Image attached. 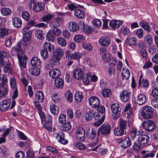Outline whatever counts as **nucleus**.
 I'll return each mask as SVG.
<instances>
[{"label": "nucleus", "instance_id": "7c9ffc66", "mask_svg": "<svg viewBox=\"0 0 158 158\" xmlns=\"http://www.w3.org/2000/svg\"><path fill=\"white\" fill-rule=\"evenodd\" d=\"M8 86H0V98L4 96L8 93Z\"/></svg>", "mask_w": 158, "mask_h": 158}, {"label": "nucleus", "instance_id": "a19ab883", "mask_svg": "<svg viewBox=\"0 0 158 158\" xmlns=\"http://www.w3.org/2000/svg\"><path fill=\"white\" fill-rule=\"evenodd\" d=\"M96 135V132L94 129H91L87 133V136L88 138L92 139Z\"/></svg>", "mask_w": 158, "mask_h": 158}, {"label": "nucleus", "instance_id": "58836bf2", "mask_svg": "<svg viewBox=\"0 0 158 158\" xmlns=\"http://www.w3.org/2000/svg\"><path fill=\"white\" fill-rule=\"evenodd\" d=\"M71 128V125L69 122L65 123L60 127V129L63 131H67L70 129Z\"/></svg>", "mask_w": 158, "mask_h": 158}, {"label": "nucleus", "instance_id": "4d7b16f0", "mask_svg": "<svg viewBox=\"0 0 158 158\" xmlns=\"http://www.w3.org/2000/svg\"><path fill=\"white\" fill-rule=\"evenodd\" d=\"M40 54L41 57L44 60L46 59L48 57V52L46 50L42 49L41 51Z\"/></svg>", "mask_w": 158, "mask_h": 158}, {"label": "nucleus", "instance_id": "864d4df0", "mask_svg": "<svg viewBox=\"0 0 158 158\" xmlns=\"http://www.w3.org/2000/svg\"><path fill=\"white\" fill-rule=\"evenodd\" d=\"M0 65L3 67V71L4 72H7L10 69V65L8 63L4 61L3 63H0Z\"/></svg>", "mask_w": 158, "mask_h": 158}, {"label": "nucleus", "instance_id": "e2e57ef3", "mask_svg": "<svg viewBox=\"0 0 158 158\" xmlns=\"http://www.w3.org/2000/svg\"><path fill=\"white\" fill-rule=\"evenodd\" d=\"M73 39L77 42H82L84 38L82 35H77L74 37Z\"/></svg>", "mask_w": 158, "mask_h": 158}, {"label": "nucleus", "instance_id": "774afa93", "mask_svg": "<svg viewBox=\"0 0 158 158\" xmlns=\"http://www.w3.org/2000/svg\"><path fill=\"white\" fill-rule=\"evenodd\" d=\"M151 103L153 107L158 109V99H152L151 101Z\"/></svg>", "mask_w": 158, "mask_h": 158}, {"label": "nucleus", "instance_id": "a18cd8bd", "mask_svg": "<svg viewBox=\"0 0 158 158\" xmlns=\"http://www.w3.org/2000/svg\"><path fill=\"white\" fill-rule=\"evenodd\" d=\"M63 52L62 50L58 48L56 49L54 55L60 59L61 57L63 55Z\"/></svg>", "mask_w": 158, "mask_h": 158}, {"label": "nucleus", "instance_id": "39448f33", "mask_svg": "<svg viewBox=\"0 0 158 158\" xmlns=\"http://www.w3.org/2000/svg\"><path fill=\"white\" fill-rule=\"evenodd\" d=\"M149 139V137L147 135L142 134L139 136L138 140L140 146L145 147L146 146L147 144L148 143Z\"/></svg>", "mask_w": 158, "mask_h": 158}, {"label": "nucleus", "instance_id": "f8f14e48", "mask_svg": "<svg viewBox=\"0 0 158 158\" xmlns=\"http://www.w3.org/2000/svg\"><path fill=\"white\" fill-rule=\"evenodd\" d=\"M11 102L10 100H4L0 103V110L1 111H5L10 107Z\"/></svg>", "mask_w": 158, "mask_h": 158}, {"label": "nucleus", "instance_id": "4c0bfd02", "mask_svg": "<svg viewBox=\"0 0 158 158\" xmlns=\"http://www.w3.org/2000/svg\"><path fill=\"white\" fill-rule=\"evenodd\" d=\"M74 15L75 16L79 19L83 18L85 16L84 12L79 9H77L75 10Z\"/></svg>", "mask_w": 158, "mask_h": 158}, {"label": "nucleus", "instance_id": "09e8293b", "mask_svg": "<svg viewBox=\"0 0 158 158\" xmlns=\"http://www.w3.org/2000/svg\"><path fill=\"white\" fill-rule=\"evenodd\" d=\"M57 43L59 45L62 47H65L66 45V42L65 39L62 37H59L57 39Z\"/></svg>", "mask_w": 158, "mask_h": 158}, {"label": "nucleus", "instance_id": "bb28decb", "mask_svg": "<svg viewBox=\"0 0 158 158\" xmlns=\"http://www.w3.org/2000/svg\"><path fill=\"white\" fill-rule=\"evenodd\" d=\"M139 24L141 27L147 32H150L151 30V28L147 22L142 20L140 22Z\"/></svg>", "mask_w": 158, "mask_h": 158}, {"label": "nucleus", "instance_id": "c85d7f7f", "mask_svg": "<svg viewBox=\"0 0 158 158\" xmlns=\"http://www.w3.org/2000/svg\"><path fill=\"white\" fill-rule=\"evenodd\" d=\"M12 22L15 27L17 28L20 27L22 24L21 20L18 18H14L12 20Z\"/></svg>", "mask_w": 158, "mask_h": 158}, {"label": "nucleus", "instance_id": "2eb2a0df", "mask_svg": "<svg viewBox=\"0 0 158 158\" xmlns=\"http://www.w3.org/2000/svg\"><path fill=\"white\" fill-rule=\"evenodd\" d=\"M139 47L141 48L140 54L141 56L145 59H147L148 57V54L145 49V46L143 43L140 44H138Z\"/></svg>", "mask_w": 158, "mask_h": 158}, {"label": "nucleus", "instance_id": "0eeeda50", "mask_svg": "<svg viewBox=\"0 0 158 158\" xmlns=\"http://www.w3.org/2000/svg\"><path fill=\"white\" fill-rule=\"evenodd\" d=\"M94 119L95 122L94 123V126L98 127L100 126L103 122L105 119V115L102 114L101 117L100 114L96 112L94 116Z\"/></svg>", "mask_w": 158, "mask_h": 158}, {"label": "nucleus", "instance_id": "ddd939ff", "mask_svg": "<svg viewBox=\"0 0 158 158\" xmlns=\"http://www.w3.org/2000/svg\"><path fill=\"white\" fill-rule=\"evenodd\" d=\"M83 75V70L81 68H79L76 69L73 73V77L77 80L81 79Z\"/></svg>", "mask_w": 158, "mask_h": 158}, {"label": "nucleus", "instance_id": "4be33fe9", "mask_svg": "<svg viewBox=\"0 0 158 158\" xmlns=\"http://www.w3.org/2000/svg\"><path fill=\"white\" fill-rule=\"evenodd\" d=\"M55 86L57 88H61L64 86V80L61 78H57L54 81Z\"/></svg>", "mask_w": 158, "mask_h": 158}, {"label": "nucleus", "instance_id": "8fccbe9b", "mask_svg": "<svg viewBox=\"0 0 158 158\" xmlns=\"http://www.w3.org/2000/svg\"><path fill=\"white\" fill-rule=\"evenodd\" d=\"M35 35L39 39H41L44 38V33L41 30H37L35 33Z\"/></svg>", "mask_w": 158, "mask_h": 158}, {"label": "nucleus", "instance_id": "393cba45", "mask_svg": "<svg viewBox=\"0 0 158 158\" xmlns=\"http://www.w3.org/2000/svg\"><path fill=\"white\" fill-rule=\"evenodd\" d=\"M43 49L45 50H48L50 52H51L54 49V46L50 43L45 42L43 45Z\"/></svg>", "mask_w": 158, "mask_h": 158}, {"label": "nucleus", "instance_id": "473e14b6", "mask_svg": "<svg viewBox=\"0 0 158 158\" xmlns=\"http://www.w3.org/2000/svg\"><path fill=\"white\" fill-rule=\"evenodd\" d=\"M35 98L39 102H42L44 100L43 93L40 91L37 92L35 94Z\"/></svg>", "mask_w": 158, "mask_h": 158}, {"label": "nucleus", "instance_id": "13d9d810", "mask_svg": "<svg viewBox=\"0 0 158 158\" xmlns=\"http://www.w3.org/2000/svg\"><path fill=\"white\" fill-rule=\"evenodd\" d=\"M65 96L66 98V100L69 102H71L73 100V96L71 92L68 90L65 93Z\"/></svg>", "mask_w": 158, "mask_h": 158}, {"label": "nucleus", "instance_id": "603ef678", "mask_svg": "<svg viewBox=\"0 0 158 158\" xmlns=\"http://www.w3.org/2000/svg\"><path fill=\"white\" fill-rule=\"evenodd\" d=\"M50 110L51 113L54 114H57L59 111L58 107L54 105L50 106Z\"/></svg>", "mask_w": 158, "mask_h": 158}, {"label": "nucleus", "instance_id": "a211bd4d", "mask_svg": "<svg viewBox=\"0 0 158 158\" xmlns=\"http://www.w3.org/2000/svg\"><path fill=\"white\" fill-rule=\"evenodd\" d=\"M60 74V70L56 69L52 70L49 72V75L52 78H57L58 77Z\"/></svg>", "mask_w": 158, "mask_h": 158}, {"label": "nucleus", "instance_id": "c756f323", "mask_svg": "<svg viewBox=\"0 0 158 158\" xmlns=\"http://www.w3.org/2000/svg\"><path fill=\"white\" fill-rule=\"evenodd\" d=\"M125 43L126 44L130 46L134 45L136 44V40L135 38L131 37L126 39Z\"/></svg>", "mask_w": 158, "mask_h": 158}, {"label": "nucleus", "instance_id": "680f3d73", "mask_svg": "<svg viewBox=\"0 0 158 158\" xmlns=\"http://www.w3.org/2000/svg\"><path fill=\"white\" fill-rule=\"evenodd\" d=\"M102 95L104 97H109L111 94V90L109 89H104L102 92Z\"/></svg>", "mask_w": 158, "mask_h": 158}, {"label": "nucleus", "instance_id": "2f4dec72", "mask_svg": "<svg viewBox=\"0 0 158 158\" xmlns=\"http://www.w3.org/2000/svg\"><path fill=\"white\" fill-rule=\"evenodd\" d=\"M7 83V79L6 77L3 74L2 76L0 74V86H8Z\"/></svg>", "mask_w": 158, "mask_h": 158}, {"label": "nucleus", "instance_id": "f704fd0d", "mask_svg": "<svg viewBox=\"0 0 158 158\" xmlns=\"http://www.w3.org/2000/svg\"><path fill=\"white\" fill-rule=\"evenodd\" d=\"M31 75L34 76H37L40 73V69L38 67H35L30 70Z\"/></svg>", "mask_w": 158, "mask_h": 158}, {"label": "nucleus", "instance_id": "bf43d9fd", "mask_svg": "<svg viewBox=\"0 0 158 158\" xmlns=\"http://www.w3.org/2000/svg\"><path fill=\"white\" fill-rule=\"evenodd\" d=\"M90 77V74L87 73L85 75H83L82 77V81L83 83L85 84H88L89 83V77Z\"/></svg>", "mask_w": 158, "mask_h": 158}, {"label": "nucleus", "instance_id": "20e7f679", "mask_svg": "<svg viewBox=\"0 0 158 158\" xmlns=\"http://www.w3.org/2000/svg\"><path fill=\"white\" fill-rule=\"evenodd\" d=\"M111 129L110 126L103 124L98 128L97 134L99 135L101 133L102 135H108L110 134Z\"/></svg>", "mask_w": 158, "mask_h": 158}, {"label": "nucleus", "instance_id": "3c124183", "mask_svg": "<svg viewBox=\"0 0 158 158\" xmlns=\"http://www.w3.org/2000/svg\"><path fill=\"white\" fill-rule=\"evenodd\" d=\"M82 47L84 49L89 51H91L93 49V47L89 43H84L82 44Z\"/></svg>", "mask_w": 158, "mask_h": 158}, {"label": "nucleus", "instance_id": "b1692460", "mask_svg": "<svg viewBox=\"0 0 158 158\" xmlns=\"http://www.w3.org/2000/svg\"><path fill=\"white\" fill-rule=\"evenodd\" d=\"M114 133L115 135L116 136H121L125 134L126 132L125 131V130L118 127L114 129Z\"/></svg>", "mask_w": 158, "mask_h": 158}, {"label": "nucleus", "instance_id": "6ab92c4d", "mask_svg": "<svg viewBox=\"0 0 158 158\" xmlns=\"http://www.w3.org/2000/svg\"><path fill=\"white\" fill-rule=\"evenodd\" d=\"M146 101L145 96L143 94H139L137 97L136 103L139 105L144 104Z\"/></svg>", "mask_w": 158, "mask_h": 158}, {"label": "nucleus", "instance_id": "72a5a7b5", "mask_svg": "<svg viewBox=\"0 0 158 158\" xmlns=\"http://www.w3.org/2000/svg\"><path fill=\"white\" fill-rule=\"evenodd\" d=\"M131 144V141L129 138H126L123 140L121 147L125 149L130 146Z\"/></svg>", "mask_w": 158, "mask_h": 158}, {"label": "nucleus", "instance_id": "7ed1b4c3", "mask_svg": "<svg viewBox=\"0 0 158 158\" xmlns=\"http://www.w3.org/2000/svg\"><path fill=\"white\" fill-rule=\"evenodd\" d=\"M142 125L144 129L148 131H152L155 128L154 122L151 120H148L143 121Z\"/></svg>", "mask_w": 158, "mask_h": 158}, {"label": "nucleus", "instance_id": "dca6fc26", "mask_svg": "<svg viewBox=\"0 0 158 158\" xmlns=\"http://www.w3.org/2000/svg\"><path fill=\"white\" fill-rule=\"evenodd\" d=\"M41 62L40 59L37 57H32L31 60V64L34 67H38L41 64Z\"/></svg>", "mask_w": 158, "mask_h": 158}, {"label": "nucleus", "instance_id": "1a4fd4ad", "mask_svg": "<svg viewBox=\"0 0 158 158\" xmlns=\"http://www.w3.org/2000/svg\"><path fill=\"white\" fill-rule=\"evenodd\" d=\"M89 105L92 107L97 108L100 105V100L99 98L95 96L91 97L89 99Z\"/></svg>", "mask_w": 158, "mask_h": 158}, {"label": "nucleus", "instance_id": "e433bc0d", "mask_svg": "<svg viewBox=\"0 0 158 158\" xmlns=\"http://www.w3.org/2000/svg\"><path fill=\"white\" fill-rule=\"evenodd\" d=\"M75 101L77 103H80L83 98V95L81 92H76L74 95Z\"/></svg>", "mask_w": 158, "mask_h": 158}, {"label": "nucleus", "instance_id": "ea45409f", "mask_svg": "<svg viewBox=\"0 0 158 158\" xmlns=\"http://www.w3.org/2000/svg\"><path fill=\"white\" fill-rule=\"evenodd\" d=\"M23 33L24 35L23 38V40L25 42L28 41L31 37V33L30 31H28L23 32Z\"/></svg>", "mask_w": 158, "mask_h": 158}, {"label": "nucleus", "instance_id": "5701e85b", "mask_svg": "<svg viewBox=\"0 0 158 158\" xmlns=\"http://www.w3.org/2000/svg\"><path fill=\"white\" fill-rule=\"evenodd\" d=\"M119 126L121 128L125 130L127 126L129 125V122L124 120L122 118H120L118 121Z\"/></svg>", "mask_w": 158, "mask_h": 158}, {"label": "nucleus", "instance_id": "f3484780", "mask_svg": "<svg viewBox=\"0 0 158 158\" xmlns=\"http://www.w3.org/2000/svg\"><path fill=\"white\" fill-rule=\"evenodd\" d=\"M123 22L119 20H114L111 21L109 24L110 27L112 28L118 29L120 26L122 25Z\"/></svg>", "mask_w": 158, "mask_h": 158}, {"label": "nucleus", "instance_id": "338daca9", "mask_svg": "<svg viewBox=\"0 0 158 158\" xmlns=\"http://www.w3.org/2000/svg\"><path fill=\"white\" fill-rule=\"evenodd\" d=\"M151 95L155 98H158V89L154 88L152 89L151 92Z\"/></svg>", "mask_w": 158, "mask_h": 158}, {"label": "nucleus", "instance_id": "c9c22d12", "mask_svg": "<svg viewBox=\"0 0 158 158\" xmlns=\"http://www.w3.org/2000/svg\"><path fill=\"white\" fill-rule=\"evenodd\" d=\"M43 9V4L39 2L35 3V6L33 7V10L35 12H36L40 11Z\"/></svg>", "mask_w": 158, "mask_h": 158}, {"label": "nucleus", "instance_id": "9d476101", "mask_svg": "<svg viewBox=\"0 0 158 158\" xmlns=\"http://www.w3.org/2000/svg\"><path fill=\"white\" fill-rule=\"evenodd\" d=\"M131 94V93L129 90H123L120 93V99L123 102H127L129 100Z\"/></svg>", "mask_w": 158, "mask_h": 158}, {"label": "nucleus", "instance_id": "423d86ee", "mask_svg": "<svg viewBox=\"0 0 158 158\" xmlns=\"http://www.w3.org/2000/svg\"><path fill=\"white\" fill-rule=\"evenodd\" d=\"M19 60V65L21 69L24 68L27 65V61L28 58L25 55H23V54L19 53L17 55Z\"/></svg>", "mask_w": 158, "mask_h": 158}, {"label": "nucleus", "instance_id": "0e129e2a", "mask_svg": "<svg viewBox=\"0 0 158 158\" xmlns=\"http://www.w3.org/2000/svg\"><path fill=\"white\" fill-rule=\"evenodd\" d=\"M53 17V15L51 14H48L43 16L42 18V20L43 22L49 21Z\"/></svg>", "mask_w": 158, "mask_h": 158}, {"label": "nucleus", "instance_id": "5fc2aeb1", "mask_svg": "<svg viewBox=\"0 0 158 158\" xmlns=\"http://www.w3.org/2000/svg\"><path fill=\"white\" fill-rule=\"evenodd\" d=\"M60 59L58 57L53 55L50 59L49 62L53 65H55L56 63Z\"/></svg>", "mask_w": 158, "mask_h": 158}, {"label": "nucleus", "instance_id": "412c9836", "mask_svg": "<svg viewBox=\"0 0 158 158\" xmlns=\"http://www.w3.org/2000/svg\"><path fill=\"white\" fill-rule=\"evenodd\" d=\"M96 112L92 110L87 112L85 115V119L87 121H90L94 118Z\"/></svg>", "mask_w": 158, "mask_h": 158}, {"label": "nucleus", "instance_id": "aec40b11", "mask_svg": "<svg viewBox=\"0 0 158 158\" xmlns=\"http://www.w3.org/2000/svg\"><path fill=\"white\" fill-rule=\"evenodd\" d=\"M46 39L49 41H52L56 39V35L55 31H49L46 35Z\"/></svg>", "mask_w": 158, "mask_h": 158}, {"label": "nucleus", "instance_id": "de8ad7c7", "mask_svg": "<svg viewBox=\"0 0 158 158\" xmlns=\"http://www.w3.org/2000/svg\"><path fill=\"white\" fill-rule=\"evenodd\" d=\"M68 7L69 9L71 10H76L77 8H83L82 6H81L80 5H75L73 3H71L68 5Z\"/></svg>", "mask_w": 158, "mask_h": 158}, {"label": "nucleus", "instance_id": "49530a36", "mask_svg": "<svg viewBox=\"0 0 158 158\" xmlns=\"http://www.w3.org/2000/svg\"><path fill=\"white\" fill-rule=\"evenodd\" d=\"M12 38L11 36H10L6 38L5 44L6 47L7 48H10L12 45Z\"/></svg>", "mask_w": 158, "mask_h": 158}, {"label": "nucleus", "instance_id": "6e6d98bb", "mask_svg": "<svg viewBox=\"0 0 158 158\" xmlns=\"http://www.w3.org/2000/svg\"><path fill=\"white\" fill-rule=\"evenodd\" d=\"M1 12L2 15L6 16L10 15L11 13V10L8 8H4L1 10Z\"/></svg>", "mask_w": 158, "mask_h": 158}, {"label": "nucleus", "instance_id": "4468645a", "mask_svg": "<svg viewBox=\"0 0 158 158\" xmlns=\"http://www.w3.org/2000/svg\"><path fill=\"white\" fill-rule=\"evenodd\" d=\"M56 138L58 142L63 144H66L68 143V141L64 139V134L63 132H59L58 133H56Z\"/></svg>", "mask_w": 158, "mask_h": 158}, {"label": "nucleus", "instance_id": "cd10ccee", "mask_svg": "<svg viewBox=\"0 0 158 158\" xmlns=\"http://www.w3.org/2000/svg\"><path fill=\"white\" fill-rule=\"evenodd\" d=\"M69 28L71 31L74 32L78 31L79 27L75 23L73 22L69 24Z\"/></svg>", "mask_w": 158, "mask_h": 158}, {"label": "nucleus", "instance_id": "a878e982", "mask_svg": "<svg viewBox=\"0 0 158 158\" xmlns=\"http://www.w3.org/2000/svg\"><path fill=\"white\" fill-rule=\"evenodd\" d=\"M60 22L61 19L59 18H57L50 23V25L52 27L56 28L60 25Z\"/></svg>", "mask_w": 158, "mask_h": 158}, {"label": "nucleus", "instance_id": "052dcab7", "mask_svg": "<svg viewBox=\"0 0 158 158\" xmlns=\"http://www.w3.org/2000/svg\"><path fill=\"white\" fill-rule=\"evenodd\" d=\"M8 31L5 28L0 29V38H2L8 35Z\"/></svg>", "mask_w": 158, "mask_h": 158}, {"label": "nucleus", "instance_id": "f257e3e1", "mask_svg": "<svg viewBox=\"0 0 158 158\" xmlns=\"http://www.w3.org/2000/svg\"><path fill=\"white\" fill-rule=\"evenodd\" d=\"M141 113L143 118L146 119H150L153 116V109L148 106H145L142 108Z\"/></svg>", "mask_w": 158, "mask_h": 158}, {"label": "nucleus", "instance_id": "f03ea898", "mask_svg": "<svg viewBox=\"0 0 158 158\" xmlns=\"http://www.w3.org/2000/svg\"><path fill=\"white\" fill-rule=\"evenodd\" d=\"M111 109L113 113L112 118L113 119H117L120 117L121 108L117 104L114 103L111 106Z\"/></svg>", "mask_w": 158, "mask_h": 158}, {"label": "nucleus", "instance_id": "69168bd1", "mask_svg": "<svg viewBox=\"0 0 158 158\" xmlns=\"http://www.w3.org/2000/svg\"><path fill=\"white\" fill-rule=\"evenodd\" d=\"M66 115L64 114H62L59 117V121L60 123H65L66 121Z\"/></svg>", "mask_w": 158, "mask_h": 158}, {"label": "nucleus", "instance_id": "37998d69", "mask_svg": "<svg viewBox=\"0 0 158 158\" xmlns=\"http://www.w3.org/2000/svg\"><path fill=\"white\" fill-rule=\"evenodd\" d=\"M83 30L85 33L90 34L92 31V29L88 25L85 24L84 23L83 24Z\"/></svg>", "mask_w": 158, "mask_h": 158}, {"label": "nucleus", "instance_id": "6e6552de", "mask_svg": "<svg viewBox=\"0 0 158 158\" xmlns=\"http://www.w3.org/2000/svg\"><path fill=\"white\" fill-rule=\"evenodd\" d=\"M75 133L76 137L78 140L80 141L84 140L85 132L82 127H78Z\"/></svg>", "mask_w": 158, "mask_h": 158}, {"label": "nucleus", "instance_id": "c03bdc74", "mask_svg": "<svg viewBox=\"0 0 158 158\" xmlns=\"http://www.w3.org/2000/svg\"><path fill=\"white\" fill-rule=\"evenodd\" d=\"M82 56V54L79 52H75L72 54L71 60H76L80 58Z\"/></svg>", "mask_w": 158, "mask_h": 158}, {"label": "nucleus", "instance_id": "79ce46f5", "mask_svg": "<svg viewBox=\"0 0 158 158\" xmlns=\"http://www.w3.org/2000/svg\"><path fill=\"white\" fill-rule=\"evenodd\" d=\"M7 54L4 51H0V63H3L4 59L7 57Z\"/></svg>", "mask_w": 158, "mask_h": 158}, {"label": "nucleus", "instance_id": "9b49d317", "mask_svg": "<svg viewBox=\"0 0 158 158\" xmlns=\"http://www.w3.org/2000/svg\"><path fill=\"white\" fill-rule=\"evenodd\" d=\"M110 43V39L106 36H102L100 38L98 41L100 45L103 47H108Z\"/></svg>", "mask_w": 158, "mask_h": 158}]
</instances>
